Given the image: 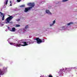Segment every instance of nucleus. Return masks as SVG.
Returning a JSON list of instances; mask_svg holds the SVG:
<instances>
[{
	"mask_svg": "<svg viewBox=\"0 0 77 77\" xmlns=\"http://www.w3.org/2000/svg\"><path fill=\"white\" fill-rule=\"evenodd\" d=\"M10 31H12V32H15V28H12V29H11V30L10 29Z\"/></svg>",
	"mask_w": 77,
	"mask_h": 77,
	"instance_id": "10",
	"label": "nucleus"
},
{
	"mask_svg": "<svg viewBox=\"0 0 77 77\" xmlns=\"http://www.w3.org/2000/svg\"><path fill=\"white\" fill-rule=\"evenodd\" d=\"M16 27H20V25H17L16 26Z\"/></svg>",
	"mask_w": 77,
	"mask_h": 77,
	"instance_id": "15",
	"label": "nucleus"
},
{
	"mask_svg": "<svg viewBox=\"0 0 77 77\" xmlns=\"http://www.w3.org/2000/svg\"><path fill=\"white\" fill-rule=\"evenodd\" d=\"M17 2H21V0H17Z\"/></svg>",
	"mask_w": 77,
	"mask_h": 77,
	"instance_id": "19",
	"label": "nucleus"
},
{
	"mask_svg": "<svg viewBox=\"0 0 77 77\" xmlns=\"http://www.w3.org/2000/svg\"><path fill=\"white\" fill-rule=\"evenodd\" d=\"M8 0L6 1V3H5V5H8Z\"/></svg>",
	"mask_w": 77,
	"mask_h": 77,
	"instance_id": "17",
	"label": "nucleus"
},
{
	"mask_svg": "<svg viewBox=\"0 0 77 77\" xmlns=\"http://www.w3.org/2000/svg\"><path fill=\"white\" fill-rule=\"evenodd\" d=\"M32 9V7L26 8L24 10V12H27L29 11H30V10Z\"/></svg>",
	"mask_w": 77,
	"mask_h": 77,
	"instance_id": "4",
	"label": "nucleus"
},
{
	"mask_svg": "<svg viewBox=\"0 0 77 77\" xmlns=\"http://www.w3.org/2000/svg\"><path fill=\"white\" fill-rule=\"evenodd\" d=\"M73 23L71 22H70L69 23L67 24L68 26L71 25V24H73Z\"/></svg>",
	"mask_w": 77,
	"mask_h": 77,
	"instance_id": "11",
	"label": "nucleus"
},
{
	"mask_svg": "<svg viewBox=\"0 0 77 77\" xmlns=\"http://www.w3.org/2000/svg\"><path fill=\"white\" fill-rule=\"evenodd\" d=\"M10 6H12V4H10Z\"/></svg>",
	"mask_w": 77,
	"mask_h": 77,
	"instance_id": "26",
	"label": "nucleus"
},
{
	"mask_svg": "<svg viewBox=\"0 0 77 77\" xmlns=\"http://www.w3.org/2000/svg\"><path fill=\"white\" fill-rule=\"evenodd\" d=\"M10 45H12V43L10 42Z\"/></svg>",
	"mask_w": 77,
	"mask_h": 77,
	"instance_id": "22",
	"label": "nucleus"
},
{
	"mask_svg": "<svg viewBox=\"0 0 77 77\" xmlns=\"http://www.w3.org/2000/svg\"><path fill=\"white\" fill-rule=\"evenodd\" d=\"M21 43H23H23L24 42V40H21Z\"/></svg>",
	"mask_w": 77,
	"mask_h": 77,
	"instance_id": "13",
	"label": "nucleus"
},
{
	"mask_svg": "<svg viewBox=\"0 0 77 77\" xmlns=\"http://www.w3.org/2000/svg\"><path fill=\"white\" fill-rule=\"evenodd\" d=\"M28 28H29V26H28V25L26 26L25 27V29H28Z\"/></svg>",
	"mask_w": 77,
	"mask_h": 77,
	"instance_id": "16",
	"label": "nucleus"
},
{
	"mask_svg": "<svg viewBox=\"0 0 77 77\" xmlns=\"http://www.w3.org/2000/svg\"><path fill=\"white\" fill-rule=\"evenodd\" d=\"M69 0H63V2H67V1H68Z\"/></svg>",
	"mask_w": 77,
	"mask_h": 77,
	"instance_id": "14",
	"label": "nucleus"
},
{
	"mask_svg": "<svg viewBox=\"0 0 77 77\" xmlns=\"http://www.w3.org/2000/svg\"><path fill=\"white\" fill-rule=\"evenodd\" d=\"M23 44L24 45H22V46H26V45H28V44H27V42H24Z\"/></svg>",
	"mask_w": 77,
	"mask_h": 77,
	"instance_id": "8",
	"label": "nucleus"
},
{
	"mask_svg": "<svg viewBox=\"0 0 77 77\" xmlns=\"http://www.w3.org/2000/svg\"><path fill=\"white\" fill-rule=\"evenodd\" d=\"M13 18L14 17H12V16H11L7 18L5 21H6V23H9V24H12L13 23L12 22L10 21L13 19Z\"/></svg>",
	"mask_w": 77,
	"mask_h": 77,
	"instance_id": "1",
	"label": "nucleus"
},
{
	"mask_svg": "<svg viewBox=\"0 0 77 77\" xmlns=\"http://www.w3.org/2000/svg\"><path fill=\"white\" fill-rule=\"evenodd\" d=\"M1 13H0V17H2V16H1Z\"/></svg>",
	"mask_w": 77,
	"mask_h": 77,
	"instance_id": "24",
	"label": "nucleus"
},
{
	"mask_svg": "<svg viewBox=\"0 0 77 77\" xmlns=\"http://www.w3.org/2000/svg\"><path fill=\"white\" fill-rule=\"evenodd\" d=\"M35 3H29L27 4V5L29 6H30L29 8H32V9L33 7L35 6Z\"/></svg>",
	"mask_w": 77,
	"mask_h": 77,
	"instance_id": "3",
	"label": "nucleus"
},
{
	"mask_svg": "<svg viewBox=\"0 0 77 77\" xmlns=\"http://www.w3.org/2000/svg\"><path fill=\"white\" fill-rule=\"evenodd\" d=\"M53 23L51 24L50 25V26H52L54 25V24L56 23V21L55 20H54L53 22Z\"/></svg>",
	"mask_w": 77,
	"mask_h": 77,
	"instance_id": "9",
	"label": "nucleus"
},
{
	"mask_svg": "<svg viewBox=\"0 0 77 77\" xmlns=\"http://www.w3.org/2000/svg\"><path fill=\"white\" fill-rule=\"evenodd\" d=\"M49 77H53V76L51 75H49Z\"/></svg>",
	"mask_w": 77,
	"mask_h": 77,
	"instance_id": "21",
	"label": "nucleus"
},
{
	"mask_svg": "<svg viewBox=\"0 0 77 77\" xmlns=\"http://www.w3.org/2000/svg\"><path fill=\"white\" fill-rule=\"evenodd\" d=\"M0 14H1V15L3 16L2 19V20L3 21L5 20V14L2 13V12H0Z\"/></svg>",
	"mask_w": 77,
	"mask_h": 77,
	"instance_id": "5",
	"label": "nucleus"
},
{
	"mask_svg": "<svg viewBox=\"0 0 77 77\" xmlns=\"http://www.w3.org/2000/svg\"><path fill=\"white\" fill-rule=\"evenodd\" d=\"M66 69L67 70H69V71H71V68H66Z\"/></svg>",
	"mask_w": 77,
	"mask_h": 77,
	"instance_id": "12",
	"label": "nucleus"
},
{
	"mask_svg": "<svg viewBox=\"0 0 77 77\" xmlns=\"http://www.w3.org/2000/svg\"><path fill=\"white\" fill-rule=\"evenodd\" d=\"M10 3L11 4H12V2H11V1H10Z\"/></svg>",
	"mask_w": 77,
	"mask_h": 77,
	"instance_id": "25",
	"label": "nucleus"
},
{
	"mask_svg": "<svg viewBox=\"0 0 77 77\" xmlns=\"http://www.w3.org/2000/svg\"><path fill=\"white\" fill-rule=\"evenodd\" d=\"M23 45L21 44H18V43H16L15 45V46H16V47H21V45Z\"/></svg>",
	"mask_w": 77,
	"mask_h": 77,
	"instance_id": "6",
	"label": "nucleus"
},
{
	"mask_svg": "<svg viewBox=\"0 0 77 77\" xmlns=\"http://www.w3.org/2000/svg\"><path fill=\"white\" fill-rule=\"evenodd\" d=\"M46 14H50V15H51V13L50 12V11L48 10H47L46 11Z\"/></svg>",
	"mask_w": 77,
	"mask_h": 77,
	"instance_id": "7",
	"label": "nucleus"
},
{
	"mask_svg": "<svg viewBox=\"0 0 77 77\" xmlns=\"http://www.w3.org/2000/svg\"><path fill=\"white\" fill-rule=\"evenodd\" d=\"M8 29H9V30H11L10 28H9V27H8Z\"/></svg>",
	"mask_w": 77,
	"mask_h": 77,
	"instance_id": "23",
	"label": "nucleus"
},
{
	"mask_svg": "<svg viewBox=\"0 0 77 77\" xmlns=\"http://www.w3.org/2000/svg\"><path fill=\"white\" fill-rule=\"evenodd\" d=\"M20 7H25V5H21L20 6Z\"/></svg>",
	"mask_w": 77,
	"mask_h": 77,
	"instance_id": "18",
	"label": "nucleus"
},
{
	"mask_svg": "<svg viewBox=\"0 0 77 77\" xmlns=\"http://www.w3.org/2000/svg\"><path fill=\"white\" fill-rule=\"evenodd\" d=\"M27 43H29V44H30V42H26Z\"/></svg>",
	"mask_w": 77,
	"mask_h": 77,
	"instance_id": "20",
	"label": "nucleus"
},
{
	"mask_svg": "<svg viewBox=\"0 0 77 77\" xmlns=\"http://www.w3.org/2000/svg\"><path fill=\"white\" fill-rule=\"evenodd\" d=\"M35 39V40H36L38 44H40L41 43V42H44V39H43V41H42L41 40L39 39V38H36Z\"/></svg>",
	"mask_w": 77,
	"mask_h": 77,
	"instance_id": "2",
	"label": "nucleus"
}]
</instances>
